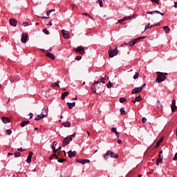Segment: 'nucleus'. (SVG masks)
Listing matches in <instances>:
<instances>
[{"label": "nucleus", "mask_w": 177, "mask_h": 177, "mask_svg": "<svg viewBox=\"0 0 177 177\" xmlns=\"http://www.w3.org/2000/svg\"><path fill=\"white\" fill-rule=\"evenodd\" d=\"M156 82L160 84V82H164L165 80H167V75H168L167 73H162V72H156Z\"/></svg>", "instance_id": "f257e3e1"}, {"label": "nucleus", "mask_w": 177, "mask_h": 177, "mask_svg": "<svg viewBox=\"0 0 177 177\" xmlns=\"http://www.w3.org/2000/svg\"><path fill=\"white\" fill-rule=\"evenodd\" d=\"M105 80L106 78L101 77L98 80V81H95L93 85L91 86V92H93V93H96V85H99L100 82H102V84H106Z\"/></svg>", "instance_id": "f03ea898"}, {"label": "nucleus", "mask_w": 177, "mask_h": 177, "mask_svg": "<svg viewBox=\"0 0 177 177\" xmlns=\"http://www.w3.org/2000/svg\"><path fill=\"white\" fill-rule=\"evenodd\" d=\"M48 106H46V107L42 110V111L44 112H41V115H38L35 118V121H39V120H42V118H45V117H46V115H48Z\"/></svg>", "instance_id": "7ed1b4c3"}, {"label": "nucleus", "mask_w": 177, "mask_h": 177, "mask_svg": "<svg viewBox=\"0 0 177 177\" xmlns=\"http://www.w3.org/2000/svg\"><path fill=\"white\" fill-rule=\"evenodd\" d=\"M109 156H110L111 158H118V154H116L115 153L113 152V151L109 150L107 151L106 153L103 156L104 160H108Z\"/></svg>", "instance_id": "20e7f679"}, {"label": "nucleus", "mask_w": 177, "mask_h": 177, "mask_svg": "<svg viewBox=\"0 0 177 177\" xmlns=\"http://www.w3.org/2000/svg\"><path fill=\"white\" fill-rule=\"evenodd\" d=\"M108 53L109 57H114V56H117L118 55V49L117 47L113 49L111 46H110Z\"/></svg>", "instance_id": "39448f33"}, {"label": "nucleus", "mask_w": 177, "mask_h": 177, "mask_svg": "<svg viewBox=\"0 0 177 177\" xmlns=\"http://www.w3.org/2000/svg\"><path fill=\"white\" fill-rule=\"evenodd\" d=\"M73 140V138H71V136H67L66 137L62 144V147H66V146H67V145L70 144V142H71Z\"/></svg>", "instance_id": "423d86ee"}, {"label": "nucleus", "mask_w": 177, "mask_h": 177, "mask_svg": "<svg viewBox=\"0 0 177 177\" xmlns=\"http://www.w3.org/2000/svg\"><path fill=\"white\" fill-rule=\"evenodd\" d=\"M146 37L147 36H143L141 37H138L137 39H132L129 44V46H133L134 45L136 44V42H138V41H140V39H145Z\"/></svg>", "instance_id": "0eeeda50"}, {"label": "nucleus", "mask_w": 177, "mask_h": 177, "mask_svg": "<svg viewBox=\"0 0 177 177\" xmlns=\"http://www.w3.org/2000/svg\"><path fill=\"white\" fill-rule=\"evenodd\" d=\"M73 50H75V52H77V53H80V55H84L85 48L80 46H78L77 48H74Z\"/></svg>", "instance_id": "6e6552de"}, {"label": "nucleus", "mask_w": 177, "mask_h": 177, "mask_svg": "<svg viewBox=\"0 0 177 177\" xmlns=\"http://www.w3.org/2000/svg\"><path fill=\"white\" fill-rule=\"evenodd\" d=\"M62 34L65 39H68L70 38V32H68V31L62 30Z\"/></svg>", "instance_id": "1a4fd4ad"}, {"label": "nucleus", "mask_w": 177, "mask_h": 177, "mask_svg": "<svg viewBox=\"0 0 177 177\" xmlns=\"http://www.w3.org/2000/svg\"><path fill=\"white\" fill-rule=\"evenodd\" d=\"M28 39V34L22 33V37L21 39V42H23V44H26L27 42Z\"/></svg>", "instance_id": "9d476101"}, {"label": "nucleus", "mask_w": 177, "mask_h": 177, "mask_svg": "<svg viewBox=\"0 0 177 177\" xmlns=\"http://www.w3.org/2000/svg\"><path fill=\"white\" fill-rule=\"evenodd\" d=\"M171 109V113H174L175 110H176L177 109L176 101L175 100H172Z\"/></svg>", "instance_id": "9b49d317"}, {"label": "nucleus", "mask_w": 177, "mask_h": 177, "mask_svg": "<svg viewBox=\"0 0 177 177\" xmlns=\"http://www.w3.org/2000/svg\"><path fill=\"white\" fill-rule=\"evenodd\" d=\"M76 162H78L79 164H86L91 162V160H88V159H79V160H76Z\"/></svg>", "instance_id": "f8f14e48"}, {"label": "nucleus", "mask_w": 177, "mask_h": 177, "mask_svg": "<svg viewBox=\"0 0 177 177\" xmlns=\"http://www.w3.org/2000/svg\"><path fill=\"white\" fill-rule=\"evenodd\" d=\"M77 154V151H69L68 152V156L69 157V158H74V157H75V155Z\"/></svg>", "instance_id": "ddd939ff"}, {"label": "nucleus", "mask_w": 177, "mask_h": 177, "mask_svg": "<svg viewBox=\"0 0 177 177\" xmlns=\"http://www.w3.org/2000/svg\"><path fill=\"white\" fill-rule=\"evenodd\" d=\"M140 92H142V88H140V87H139V88L136 87V88H134L131 91V93H132L133 95H135V93H140Z\"/></svg>", "instance_id": "4468645a"}, {"label": "nucleus", "mask_w": 177, "mask_h": 177, "mask_svg": "<svg viewBox=\"0 0 177 177\" xmlns=\"http://www.w3.org/2000/svg\"><path fill=\"white\" fill-rule=\"evenodd\" d=\"M132 19V17L129 16V17H124L122 19H119L118 21V23H123V21H127V20H131Z\"/></svg>", "instance_id": "2eb2a0df"}, {"label": "nucleus", "mask_w": 177, "mask_h": 177, "mask_svg": "<svg viewBox=\"0 0 177 177\" xmlns=\"http://www.w3.org/2000/svg\"><path fill=\"white\" fill-rule=\"evenodd\" d=\"M9 22L10 26H12V27H16V26H17V21L15 19H10Z\"/></svg>", "instance_id": "dca6fc26"}, {"label": "nucleus", "mask_w": 177, "mask_h": 177, "mask_svg": "<svg viewBox=\"0 0 177 177\" xmlns=\"http://www.w3.org/2000/svg\"><path fill=\"white\" fill-rule=\"evenodd\" d=\"M147 15H153V13H156L157 15H160L161 16H164L165 14L160 12L158 10L155 11H151V12H147Z\"/></svg>", "instance_id": "f3484780"}, {"label": "nucleus", "mask_w": 177, "mask_h": 177, "mask_svg": "<svg viewBox=\"0 0 177 177\" xmlns=\"http://www.w3.org/2000/svg\"><path fill=\"white\" fill-rule=\"evenodd\" d=\"M33 154H34V153H32V151L29 152V155H28V158L26 160V162H28V164L31 163V158H32Z\"/></svg>", "instance_id": "a211bd4d"}, {"label": "nucleus", "mask_w": 177, "mask_h": 177, "mask_svg": "<svg viewBox=\"0 0 177 177\" xmlns=\"http://www.w3.org/2000/svg\"><path fill=\"white\" fill-rule=\"evenodd\" d=\"M46 56L51 59V60H55V55H53V53H47L46 54Z\"/></svg>", "instance_id": "6ab92c4d"}, {"label": "nucleus", "mask_w": 177, "mask_h": 177, "mask_svg": "<svg viewBox=\"0 0 177 177\" xmlns=\"http://www.w3.org/2000/svg\"><path fill=\"white\" fill-rule=\"evenodd\" d=\"M59 160V156H57V154L56 153H53L52 154L50 157H49V160Z\"/></svg>", "instance_id": "aec40b11"}, {"label": "nucleus", "mask_w": 177, "mask_h": 177, "mask_svg": "<svg viewBox=\"0 0 177 177\" xmlns=\"http://www.w3.org/2000/svg\"><path fill=\"white\" fill-rule=\"evenodd\" d=\"M1 120L3 124H8V122H10V119L5 116L2 117Z\"/></svg>", "instance_id": "412c9836"}, {"label": "nucleus", "mask_w": 177, "mask_h": 177, "mask_svg": "<svg viewBox=\"0 0 177 177\" xmlns=\"http://www.w3.org/2000/svg\"><path fill=\"white\" fill-rule=\"evenodd\" d=\"M162 30L165 31L166 34H169V32H171V29L169 28V26H165L162 28Z\"/></svg>", "instance_id": "4be33fe9"}, {"label": "nucleus", "mask_w": 177, "mask_h": 177, "mask_svg": "<svg viewBox=\"0 0 177 177\" xmlns=\"http://www.w3.org/2000/svg\"><path fill=\"white\" fill-rule=\"evenodd\" d=\"M68 95H70V93H68V91H66V92L63 93L62 94V97H61V99H62V100H64L66 96H68Z\"/></svg>", "instance_id": "5701e85b"}, {"label": "nucleus", "mask_w": 177, "mask_h": 177, "mask_svg": "<svg viewBox=\"0 0 177 177\" xmlns=\"http://www.w3.org/2000/svg\"><path fill=\"white\" fill-rule=\"evenodd\" d=\"M66 104H67L68 109H73V107L75 106V102H73V103L67 102Z\"/></svg>", "instance_id": "b1692460"}, {"label": "nucleus", "mask_w": 177, "mask_h": 177, "mask_svg": "<svg viewBox=\"0 0 177 177\" xmlns=\"http://www.w3.org/2000/svg\"><path fill=\"white\" fill-rule=\"evenodd\" d=\"M62 125L65 128H70V127H71V122H64V123H62Z\"/></svg>", "instance_id": "393cba45"}, {"label": "nucleus", "mask_w": 177, "mask_h": 177, "mask_svg": "<svg viewBox=\"0 0 177 177\" xmlns=\"http://www.w3.org/2000/svg\"><path fill=\"white\" fill-rule=\"evenodd\" d=\"M28 124H30V121H24L22 122L20 125L22 128H24V127H26V125H28Z\"/></svg>", "instance_id": "a878e982"}, {"label": "nucleus", "mask_w": 177, "mask_h": 177, "mask_svg": "<svg viewBox=\"0 0 177 177\" xmlns=\"http://www.w3.org/2000/svg\"><path fill=\"white\" fill-rule=\"evenodd\" d=\"M51 87L52 88H56V87L59 88L60 85H59V81H57V82H55V83H52Z\"/></svg>", "instance_id": "bb28decb"}, {"label": "nucleus", "mask_w": 177, "mask_h": 177, "mask_svg": "<svg viewBox=\"0 0 177 177\" xmlns=\"http://www.w3.org/2000/svg\"><path fill=\"white\" fill-rule=\"evenodd\" d=\"M114 85H115V83H111V82L109 81L106 84V87L110 89V88H111V86H114Z\"/></svg>", "instance_id": "cd10ccee"}, {"label": "nucleus", "mask_w": 177, "mask_h": 177, "mask_svg": "<svg viewBox=\"0 0 177 177\" xmlns=\"http://www.w3.org/2000/svg\"><path fill=\"white\" fill-rule=\"evenodd\" d=\"M96 90L97 91H102V88H103V86H101L100 84H95Z\"/></svg>", "instance_id": "c85d7f7f"}, {"label": "nucleus", "mask_w": 177, "mask_h": 177, "mask_svg": "<svg viewBox=\"0 0 177 177\" xmlns=\"http://www.w3.org/2000/svg\"><path fill=\"white\" fill-rule=\"evenodd\" d=\"M162 142V138H161L160 140H159L157 142H156V147H158L160 146V145H161Z\"/></svg>", "instance_id": "c756f323"}, {"label": "nucleus", "mask_w": 177, "mask_h": 177, "mask_svg": "<svg viewBox=\"0 0 177 177\" xmlns=\"http://www.w3.org/2000/svg\"><path fill=\"white\" fill-rule=\"evenodd\" d=\"M162 162V158H158L157 160H156V165H160V162Z\"/></svg>", "instance_id": "7c9ffc66"}, {"label": "nucleus", "mask_w": 177, "mask_h": 177, "mask_svg": "<svg viewBox=\"0 0 177 177\" xmlns=\"http://www.w3.org/2000/svg\"><path fill=\"white\" fill-rule=\"evenodd\" d=\"M136 102H140V100H142V95H139L138 96H137L136 97Z\"/></svg>", "instance_id": "2f4dec72"}, {"label": "nucleus", "mask_w": 177, "mask_h": 177, "mask_svg": "<svg viewBox=\"0 0 177 177\" xmlns=\"http://www.w3.org/2000/svg\"><path fill=\"white\" fill-rule=\"evenodd\" d=\"M157 104H158L157 105L158 109H162V104H160V100L157 101Z\"/></svg>", "instance_id": "473e14b6"}, {"label": "nucleus", "mask_w": 177, "mask_h": 177, "mask_svg": "<svg viewBox=\"0 0 177 177\" xmlns=\"http://www.w3.org/2000/svg\"><path fill=\"white\" fill-rule=\"evenodd\" d=\"M52 12H55V9L48 10L46 12V15L49 16Z\"/></svg>", "instance_id": "72a5a7b5"}, {"label": "nucleus", "mask_w": 177, "mask_h": 177, "mask_svg": "<svg viewBox=\"0 0 177 177\" xmlns=\"http://www.w3.org/2000/svg\"><path fill=\"white\" fill-rule=\"evenodd\" d=\"M51 149H53L54 154H56L57 151H59L57 149H56V147L53 146H51Z\"/></svg>", "instance_id": "f704fd0d"}, {"label": "nucleus", "mask_w": 177, "mask_h": 177, "mask_svg": "<svg viewBox=\"0 0 177 177\" xmlns=\"http://www.w3.org/2000/svg\"><path fill=\"white\" fill-rule=\"evenodd\" d=\"M124 102H127V99H125L124 97H120V103H124Z\"/></svg>", "instance_id": "c9c22d12"}, {"label": "nucleus", "mask_w": 177, "mask_h": 177, "mask_svg": "<svg viewBox=\"0 0 177 177\" xmlns=\"http://www.w3.org/2000/svg\"><path fill=\"white\" fill-rule=\"evenodd\" d=\"M139 78V73H136L135 75L133 76L134 80H138Z\"/></svg>", "instance_id": "e433bc0d"}, {"label": "nucleus", "mask_w": 177, "mask_h": 177, "mask_svg": "<svg viewBox=\"0 0 177 177\" xmlns=\"http://www.w3.org/2000/svg\"><path fill=\"white\" fill-rule=\"evenodd\" d=\"M99 5L101 8H103V1L102 0H97Z\"/></svg>", "instance_id": "4c0bfd02"}, {"label": "nucleus", "mask_w": 177, "mask_h": 177, "mask_svg": "<svg viewBox=\"0 0 177 177\" xmlns=\"http://www.w3.org/2000/svg\"><path fill=\"white\" fill-rule=\"evenodd\" d=\"M120 114L123 115V114H125V109L124 108L120 109Z\"/></svg>", "instance_id": "58836bf2"}, {"label": "nucleus", "mask_w": 177, "mask_h": 177, "mask_svg": "<svg viewBox=\"0 0 177 177\" xmlns=\"http://www.w3.org/2000/svg\"><path fill=\"white\" fill-rule=\"evenodd\" d=\"M14 154L15 157H20V156H21V153L20 152H15Z\"/></svg>", "instance_id": "ea45409f"}, {"label": "nucleus", "mask_w": 177, "mask_h": 177, "mask_svg": "<svg viewBox=\"0 0 177 177\" xmlns=\"http://www.w3.org/2000/svg\"><path fill=\"white\" fill-rule=\"evenodd\" d=\"M43 32H44V34H46L47 35H49V31L48 30V29H43Z\"/></svg>", "instance_id": "a19ab883"}, {"label": "nucleus", "mask_w": 177, "mask_h": 177, "mask_svg": "<svg viewBox=\"0 0 177 177\" xmlns=\"http://www.w3.org/2000/svg\"><path fill=\"white\" fill-rule=\"evenodd\" d=\"M111 131L113 132V133H116L117 132V129L115 127L111 128Z\"/></svg>", "instance_id": "79ce46f5"}, {"label": "nucleus", "mask_w": 177, "mask_h": 177, "mask_svg": "<svg viewBox=\"0 0 177 177\" xmlns=\"http://www.w3.org/2000/svg\"><path fill=\"white\" fill-rule=\"evenodd\" d=\"M6 132L8 135H12V130L11 129H7Z\"/></svg>", "instance_id": "37998d69"}, {"label": "nucleus", "mask_w": 177, "mask_h": 177, "mask_svg": "<svg viewBox=\"0 0 177 177\" xmlns=\"http://www.w3.org/2000/svg\"><path fill=\"white\" fill-rule=\"evenodd\" d=\"M83 15L84 16H88L89 17V19H93L92 16L89 15V14L86 13V12H84L83 13Z\"/></svg>", "instance_id": "c03bdc74"}, {"label": "nucleus", "mask_w": 177, "mask_h": 177, "mask_svg": "<svg viewBox=\"0 0 177 177\" xmlns=\"http://www.w3.org/2000/svg\"><path fill=\"white\" fill-rule=\"evenodd\" d=\"M149 28H150V24H149L148 26H145V29L142 32H145L146 30H149Z\"/></svg>", "instance_id": "a18cd8bd"}, {"label": "nucleus", "mask_w": 177, "mask_h": 177, "mask_svg": "<svg viewBox=\"0 0 177 177\" xmlns=\"http://www.w3.org/2000/svg\"><path fill=\"white\" fill-rule=\"evenodd\" d=\"M133 175H135L134 173H129V174H127V177H133Z\"/></svg>", "instance_id": "49530a36"}, {"label": "nucleus", "mask_w": 177, "mask_h": 177, "mask_svg": "<svg viewBox=\"0 0 177 177\" xmlns=\"http://www.w3.org/2000/svg\"><path fill=\"white\" fill-rule=\"evenodd\" d=\"M22 26H23L24 27H27V26H28V22H24V23L22 24Z\"/></svg>", "instance_id": "de8ad7c7"}, {"label": "nucleus", "mask_w": 177, "mask_h": 177, "mask_svg": "<svg viewBox=\"0 0 177 177\" xmlns=\"http://www.w3.org/2000/svg\"><path fill=\"white\" fill-rule=\"evenodd\" d=\"M146 121H147V119L146 118H142V122L143 124H145Z\"/></svg>", "instance_id": "09e8293b"}, {"label": "nucleus", "mask_w": 177, "mask_h": 177, "mask_svg": "<svg viewBox=\"0 0 177 177\" xmlns=\"http://www.w3.org/2000/svg\"><path fill=\"white\" fill-rule=\"evenodd\" d=\"M75 60H81V59H82V57H81V56H77L75 58Z\"/></svg>", "instance_id": "8fccbe9b"}, {"label": "nucleus", "mask_w": 177, "mask_h": 177, "mask_svg": "<svg viewBox=\"0 0 177 177\" xmlns=\"http://www.w3.org/2000/svg\"><path fill=\"white\" fill-rule=\"evenodd\" d=\"M173 160H174V161H177V153H175Z\"/></svg>", "instance_id": "3c124183"}, {"label": "nucleus", "mask_w": 177, "mask_h": 177, "mask_svg": "<svg viewBox=\"0 0 177 177\" xmlns=\"http://www.w3.org/2000/svg\"><path fill=\"white\" fill-rule=\"evenodd\" d=\"M64 161H66V159H59L58 158V162H63Z\"/></svg>", "instance_id": "603ef678"}, {"label": "nucleus", "mask_w": 177, "mask_h": 177, "mask_svg": "<svg viewBox=\"0 0 177 177\" xmlns=\"http://www.w3.org/2000/svg\"><path fill=\"white\" fill-rule=\"evenodd\" d=\"M152 2H154L155 3H157V5H159L158 0H151Z\"/></svg>", "instance_id": "864d4df0"}, {"label": "nucleus", "mask_w": 177, "mask_h": 177, "mask_svg": "<svg viewBox=\"0 0 177 177\" xmlns=\"http://www.w3.org/2000/svg\"><path fill=\"white\" fill-rule=\"evenodd\" d=\"M115 133L116 138H118V139H120V133H118V131Z\"/></svg>", "instance_id": "5fc2aeb1"}, {"label": "nucleus", "mask_w": 177, "mask_h": 177, "mask_svg": "<svg viewBox=\"0 0 177 177\" xmlns=\"http://www.w3.org/2000/svg\"><path fill=\"white\" fill-rule=\"evenodd\" d=\"M75 135H77V133H74L73 134H72L71 136H71L72 138V140H73V138H75Z\"/></svg>", "instance_id": "6e6d98bb"}, {"label": "nucleus", "mask_w": 177, "mask_h": 177, "mask_svg": "<svg viewBox=\"0 0 177 177\" xmlns=\"http://www.w3.org/2000/svg\"><path fill=\"white\" fill-rule=\"evenodd\" d=\"M145 86H146V83H144L143 84H142V86H141L140 88H141V91H142V89H143V88H145Z\"/></svg>", "instance_id": "4d7b16f0"}, {"label": "nucleus", "mask_w": 177, "mask_h": 177, "mask_svg": "<svg viewBox=\"0 0 177 177\" xmlns=\"http://www.w3.org/2000/svg\"><path fill=\"white\" fill-rule=\"evenodd\" d=\"M17 150H19V151H25L26 149H23V148L20 147V148H18Z\"/></svg>", "instance_id": "13d9d810"}, {"label": "nucleus", "mask_w": 177, "mask_h": 177, "mask_svg": "<svg viewBox=\"0 0 177 177\" xmlns=\"http://www.w3.org/2000/svg\"><path fill=\"white\" fill-rule=\"evenodd\" d=\"M53 143V145H51V146H53V147H55V146H57V142H56V141H54Z\"/></svg>", "instance_id": "bf43d9fd"}, {"label": "nucleus", "mask_w": 177, "mask_h": 177, "mask_svg": "<svg viewBox=\"0 0 177 177\" xmlns=\"http://www.w3.org/2000/svg\"><path fill=\"white\" fill-rule=\"evenodd\" d=\"M37 17H41V19H50V17H39V16H37Z\"/></svg>", "instance_id": "052dcab7"}, {"label": "nucleus", "mask_w": 177, "mask_h": 177, "mask_svg": "<svg viewBox=\"0 0 177 177\" xmlns=\"http://www.w3.org/2000/svg\"><path fill=\"white\" fill-rule=\"evenodd\" d=\"M72 6V10H74V8H75V6H77L75 4H71Z\"/></svg>", "instance_id": "680f3d73"}, {"label": "nucleus", "mask_w": 177, "mask_h": 177, "mask_svg": "<svg viewBox=\"0 0 177 177\" xmlns=\"http://www.w3.org/2000/svg\"><path fill=\"white\" fill-rule=\"evenodd\" d=\"M118 145H121V143H122V140L118 139Z\"/></svg>", "instance_id": "e2e57ef3"}, {"label": "nucleus", "mask_w": 177, "mask_h": 177, "mask_svg": "<svg viewBox=\"0 0 177 177\" xmlns=\"http://www.w3.org/2000/svg\"><path fill=\"white\" fill-rule=\"evenodd\" d=\"M158 158H162H162H164V156L159 153Z\"/></svg>", "instance_id": "0e129e2a"}, {"label": "nucleus", "mask_w": 177, "mask_h": 177, "mask_svg": "<svg viewBox=\"0 0 177 177\" xmlns=\"http://www.w3.org/2000/svg\"><path fill=\"white\" fill-rule=\"evenodd\" d=\"M57 156H58V158H59V156H62V151H59L58 153H57Z\"/></svg>", "instance_id": "69168bd1"}, {"label": "nucleus", "mask_w": 177, "mask_h": 177, "mask_svg": "<svg viewBox=\"0 0 177 177\" xmlns=\"http://www.w3.org/2000/svg\"><path fill=\"white\" fill-rule=\"evenodd\" d=\"M29 115H30V120H31V118H32V115H33L32 113H30Z\"/></svg>", "instance_id": "338daca9"}, {"label": "nucleus", "mask_w": 177, "mask_h": 177, "mask_svg": "<svg viewBox=\"0 0 177 177\" xmlns=\"http://www.w3.org/2000/svg\"><path fill=\"white\" fill-rule=\"evenodd\" d=\"M174 8H177V2H174Z\"/></svg>", "instance_id": "774afa93"}]
</instances>
